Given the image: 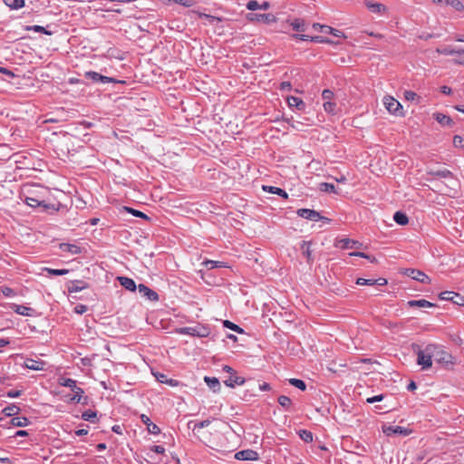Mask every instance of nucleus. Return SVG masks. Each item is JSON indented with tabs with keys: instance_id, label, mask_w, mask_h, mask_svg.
Returning a JSON list of instances; mask_svg holds the SVG:
<instances>
[{
	"instance_id": "obj_1",
	"label": "nucleus",
	"mask_w": 464,
	"mask_h": 464,
	"mask_svg": "<svg viewBox=\"0 0 464 464\" xmlns=\"http://www.w3.org/2000/svg\"><path fill=\"white\" fill-rule=\"evenodd\" d=\"M435 344H428L424 349H419L417 352V363L427 370L432 365L433 352Z\"/></svg>"
},
{
	"instance_id": "obj_2",
	"label": "nucleus",
	"mask_w": 464,
	"mask_h": 464,
	"mask_svg": "<svg viewBox=\"0 0 464 464\" xmlns=\"http://www.w3.org/2000/svg\"><path fill=\"white\" fill-rule=\"evenodd\" d=\"M433 359L436 362L443 365L446 368L453 366L456 363V359L450 353L444 350L441 346L435 344L433 352Z\"/></svg>"
},
{
	"instance_id": "obj_3",
	"label": "nucleus",
	"mask_w": 464,
	"mask_h": 464,
	"mask_svg": "<svg viewBox=\"0 0 464 464\" xmlns=\"http://www.w3.org/2000/svg\"><path fill=\"white\" fill-rule=\"evenodd\" d=\"M58 383L61 386H64L70 388L72 392H73V396L71 398V401L76 403H79L82 400L83 390L77 386L76 381L71 378L61 377L58 381Z\"/></svg>"
},
{
	"instance_id": "obj_4",
	"label": "nucleus",
	"mask_w": 464,
	"mask_h": 464,
	"mask_svg": "<svg viewBox=\"0 0 464 464\" xmlns=\"http://www.w3.org/2000/svg\"><path fill=\"white\" fill-rule=\"evenodd\" d=\"M383 104L386 108V110L394 115H401L402 114V106L401 104L395 100L392 96H385L383 98Z\"/></svg>"
},
{
	"instance_id": "obj_5",
	"label": "nucleus",
	"mask_w": 464,
	"mask_h": 464,
	"mask_svg": "<svg viewBox=\"0 0 464 464\" xmlns=\"http://www.w3.org/2000/svg\"><path fill=\"white\" fill-rule=\"evenodd\" d=\"M297 215L304 219L311 221L324 220L329 222L330 219L320 215L319 212L310 208H300L297 210Z\"/></svg>"
},
{
	"instance_id": "obj_6",
	"label": "nucleus",
	"mask_w": 464,
	"mask_h": 464,
	"mask_svg": "<svg viewBox=\"0 0 464 464\" xmlns=\"http://www.w3.org/2000/svg\"><path fill=\"white\" fill-rule=\"evenodd\" d=\"M440 300L450 301L453 304L464 306V296L453 291H444L439 295Z\"/></svg>"
},
{
	"instance_id": "obj_7",
	"label": "nucleus",
	"mask_w": 464,
	"mask_h": 464,
	"mask_svg": "<svg viewBox=\"0 0 464 464\" xmlns=\"http://www.w3.org/2000/svg\"><path fill=\"white\" fill-rule=\"evenodd\" d=\"M334 246L339 247L341 249H353V248H362V244L359 241L350 239V238H341L336 240L334 243Z\"/></svg>"
},
{
	"instance_id": "obj_8",
	"label": "nucleus",
	"mask_w": 464,
	"mask_h": 464,
	"mask_svg": "<svg viewBox=\"0 0 464 464\" xmlns=\"http://www.w3.org/2000/svg\"><path fill=\"white\" fill-rule=\"evenodd\" d=\"M382 431L387 436H392V435L408 436L411 433V430L401 427V426H383Z\"/></svg>"
},
{
	"instance_id": "obj_9",
	"label": "nucleus",
	"mask_w": 464,
	"mask_h": 464,
	"mask_svg": "<svg viewBox=\"0 0 464 464\" xmlns=\"http://www.w3.org/2000/svg\"><path fill=\"white\" fill-rule=\"evenodd\" d=\"M405 275L408 276L409 277H411L418 282L423 283V284L430 283V277L420 270L409 268V269H406Z\"/></svg>"
},
{
	"instance_id": "obj_10",
	"label": "nucleus",
	"mask_w": 464,
	"mask_h": 464,
	"mask_svg": "<svg viewBox=\"0 0 464 464\" xmlns=\"http://www.w3.org/2000/svg\"><path fill=\"white\" fill-rule=\"evenodd\" d=\"M235 459L238 460H257L259 455L253 450H243L235 454Z\"/></svg>"
},
{
	"instance_id": "obj_11",
	"label": "nucleus",
	"mask_w": 464,
	"mask_h": 464,
	"mask_svg": "<svg viewBox=\"0 0 464 464\" xmlns=\"http://www.w3.org/2000/svg\"><path fill=\"white\" fill-rule=\"evenodd\" d=\"M247 19L249 21H257L266 24H271L276 21V16L272 14H248Z\"/></svg>"
},
{
	"instance_id": "obj_12",
	"label": "nucleus",
	"mask_w": 464,
	"mask_h": 464,
	"mask_svg": "<svg viewBox=\"0 0 464 464\" xmlns=\"http://www.w3.org/2000/svg\"><path fill=\"white\" fill-rule=\"evenodd\" d=\"M313 28L316 31H320L321 33H324V34H333L336 37H343L344 36L343 33L340 30H337V29H334L331 26H328V25H324V24H317V23H314L313 24Z\"/></svg>"
},
{
	"instance_id": "obj_13",
	"label": "nucleus",
	"mask_w": 464,
	"mask_h": 464,
	"mask_svg": "<svg viewBox=\"0 0 464 464\" xmlns=\"http://www.w3.org/2000/svg\"><path fill=\"white\" fill-rule=\"evenodd\" d=\"M287 104L289 108L295 109L300 111H304L306 108L305 102L298 97L295 96H288L286 98Z\"/></svg>"
},
{
	"instance_id": "obj_14",
	"label": "nucleus",
	"mask_w": 464,
	"mask_h": 464,
	"mask_svg": "<svg viewBox=\"0 0 464 464\" xmlns=\"http://www.w3.org/2000/svg\"><path fill=\"white\" fill-rule=\"evenodd\" d=\"M139 292L143 295L147 299L150 301H158L159 300V295L153 291L152 289L149 288L147 285L143 284H140L138 285Z\"/></svg>"
},
{
	"instance_id": "obj_15",
	"label": "nucleus",
	"mask_w": 464,
	"mask_h": 464,
	"mask_svg": "<svg viewBox=\"0 0 464 464\" xmlns=\"http://www.w3.org/2000/svg\"><path fill=\"white\" fill-rule=\"evenodd\" d=\"M24 202L32 208L43 206V208L45 209L52 208L53 210H56L53 206H50L46 204L44 200H40L33 197L26 196L24 198Z\"/></svg>"
},
{
	"instance_id": "obj_16",
	"label": "nucleus",
	"mask_w": 464,
	"mask_h": 464,
	"mask_svg": "<svg viewBox=\"0 0 464 464\" xmlns=\"http://www.w3.org/2000/svg\"><path fill=\"white\" fill-rule=\"evenodd\" d=\"M30 423L29 420L26 417H14L10 420L6 421V423L2 424L3 427L14 426V427H25Z\"/></svg>"
},
{
	"instance_id": "obj_17",
	"label": "nucleus",
	"mask_w": 464,
	"mask_h": 464,
	"mask_svg": "<svg viewBox=\"0 0 464 464\" xmlns=\"http://www.w3.org/2000/svg\"><path fill=\"white\" fill-rule=\"evenodd\" d=\"M24 365L27 369L34 371H43L45 369L46 362L44 361H37L34 359H26Z\"/></svg>"
},
{
	"instance_id": "obj_18",
	"label": "nucleus",
	"mask_w": 464,
	"mask_h": 464,
	"mask_svg": "<svg viewBox=\"0 0 464 464\" xmlns=\"http://www.w3.org/2000/svg\"><path fill=\"white\" fill-rule=\"evenodd\" d=\"M117 280L120 282L121 285H122L126 290L134 292L138 288L134 280L130 277L118 276Z\"/></svg>"
},
{
	"instance_id": "obj_19",
	"label": "nucleus",
	"mask_w": 464,
	"mask_h": 464,
	"mask_svg": "<svg viewBox=\"0 0 464 464\" xmlns=\"http://www.w3.org/2000/svg\"><path fill=\"white\" fill-rule=\"evenodd\" d=\"M60 249L63 252H67L72 255H79L82 252V248L74 244L62 243L60 244Z\"/></svg>"
},
{
	"instance_id": "obj_20",
	"label": "nucleus",
	"mask_w": 464,
	"mask_h": 464,
	"mask_svg": "<svg viewBox=\"0 0 464 464\" xmlns=\"http://www.w3.org/2000/svg\"><path fill=\"white\" fill-rule=\"evenodd\" d=\"M293 37L301 41H310L314 43H331L330 40L322 36H309L307 34H293Z\"/></svg>"
},
{
	"instance_id": "obj_21",
	"label": "nucleus",
	"mask_w": 464,
	"mask_h": 464,
	"mask_svg": "<svg viewBox=\"0 0 464 464\" xmlns=\"http://www.w3.org/2000/svg\"><path fill=\"white\" fill-rule=\"evenodd\" d=\"M88 287V284L84 281L74 280L68 285V291L70 293H78Z\"/></svg>"
},
{
	"instance_id": "obj_22",
	"label": "nucleus",
	"mask_w": 464,
	"mask_h": 464,
	"mask_svg": "<svg viewBox=\"0 0 464 464\" xmlns=\"http://www.w3.org/2000/svg\"><path fill=\"white\" fill-rule=\"evenodd\" d=\"M14 312L20 315L24 316H34L35 314L34 309L22 304H15Z\"/></svg>"
},
{
	"instance_id": "obj_23",
	"label": "nucleus",
	"mask_w": 464,
	"mask_h": 464,
	"mask_svg": "<svg viewBox=\"0 0 464 464\" xmlns=\"http://www.w3.org/2000/svg\"><path fill=\"white\" fill-rule=\"evenodd\" d=\"M245 382L246 379L244 377L234 376V374L224 382L225 385L229 388H234L236 385H243Z\"/></svg>"
},
{
	"instance_id": "obj_24",
	"label": "nucleus",
	"mask_w": 464,
	"mask_h": 464,
	"mask_svg": "<svg viewBox=\"0 0 464 464\" xmlns=\"http://www.w3.org/2000/svg\"><path fill=\"white\" fill-rule=\"evenodd\" d=\"M204 381L214 392H219L221 385L218 378L205 376Z\"/></svg>"
},
{
	"instance_id": "obj_25",
	"label": "nucleus",
	"mask_w": 464,
	"mask_h": 464,
	"mask_svg": "<svg viewBox=\"0 0 464 464\" xmlns=\"http://www.w3.org/2000/svg\"><path fill=\"white\" fill-rule=\"evenodd\" d=\"M311 242L303 241L301 244V250L304 256H305L308 263L313 261L312 250L310 249Z\"/></svg>"
},
{
	"instance_id": "obj_26",
	"label": "nucleus",
	"mask_w": 464,
	"mask_h": 464,
	"mask_svg": "<svg viewBox=\"0 0 464 464\" xmlns=\"http://www.w3.org/2000/svg\"><path fill=\"white\" fill-rule=\"evenodd\" d=\"M263 189L265 191H267V192H270V193H273V194H276V195L282 197L283 198H288V194L286 193V191L282 189V188H277V187L263 186Z\"/></svg>"
},
{
	"instance_id": "obj_27",
	"label": "nucleus",
	"mask_w": 464,
	"mask_h": 464,
	"mask_svg": "<svg viewBox=\"0 0 464 464\" xmlns=\"http://www.w3.org/2000/svg\"><path fill=\"white\" fill-rule=\"evenodd\" d=\"M408 305L410 307L418 306V307H434L436 304H432L425 299H420V300H411L408 302Z\"/></svg>"
},
{
	"instance_id": "obj_28",
	"label": "nucleus",
	"mask_w": 464,
	"mask_h": 464,
	"mask_svg": "<svg viewBox=\"0 0 464 464\" xmlns=\"http://www.w3.org/2000/svg\"><path fill=\"white\" fill-rule=\"evenodd\" d=\"M434 117H435L436 121L443 126H450L452 124V120L450 119V117H449L443 113H440V112L435 113Z\"/></svg>"
},
{
	"instance_id": "obj_29",
	"label": "nucleus",
	"mask_w": 464,
	"mask_h": 464,
	"mask_svg": "<svg viewBox=\"0 0 464 464\" xmlns=\"http://www.w3.org/2000/svg\"><path fill=\"white\" fill-rule=\"evenodd\" d=\"M366 5L368 9L372 13L381 14L386 10V7L382 4L367 2Z\"/></svg>"
},
{
	"instance_id": "obj_30",
	"label": "nucleus",
	"mask_w": 464,
	"mask_h": 464,
	"mask_svg": "<svg viewBox=\"0 0 464 464\" xmlns=\"http://www.w3.org/2000/svg\"><path fill=\"white\" fill-rule=\"evenodd\" d=\"M4 3L13 10H17L24 6V0H4Z\"/></svg>"
},
{
	"instance_id": "obj_31",
	"label": "nucleus",
	"mask_w": 464,
	"mask_h": 464,
	"mask_svg": "<svg viewBox=\"0 0 464 464\" xmlns=\"http://www.w3.org/2000/svg\"><path fill=\"white\" fill-rule=\"evenodd\" d=\"M20 408L15 404H10L3 410V413L7 417H13L19 413Z\"/></svg>"
},
{
	"instance_id": "obj_32",
	"label": "nucleus",
	"mask_w": 464,
	"mask_h": 464,
	"mask_svg": "<svg viewBox=\"0 0 464 464\" xmlns=\"http://www.w3.org/2000/svg\"><path fill=\"white\" fill-rule=\"evenodd\" d=\"M293 30L296 32H304L306 29L305 23L303 19H295L291 22Z\"/></svg>"
},
{
	"instance_id": "obj_33",
	"label": "nucleus",
	"mask_w": 464,
	"mask_h": 464,
	"mask_svg": "<svg viewBox=\"0 0 464 464\" xmlns=\"http://www.w3.org/2000/svg\"><path fill=\"white\" fill-rule=\"evenodd\" d=\"M203 265L208 269H214V268H219V267H227V264L221 261H215V260H206L203 262Z\"/></svg>"
},
{
	"instance_id": "obj_34",
	"label": "nucleus",
	"mask_w": 464,
	"mask_h": 464,
	"mask_svg": "<svg viewBox=\"0 0 464 464\" xmlns=\"http://www.w3.org/2000/svg\"><path fill=\"white\" fill-rule=\"evenodd\" d=\"M179 332L181 334H189L192 336H206L207 335L206 333L199 332L196 328H193V327H184V328H181Z\"/></svg>"
},
{
	"instance_id": "obj_35",
	"label": "nucleus",
	"mask_w": 464,
	"mask_h": 464,
	"mask_svg": "<svg viewBox=\"0 0 464 464\" xmlns=\"http://www.w3.org/2000/svg\"><path fill=\"white\" fill-rule=\"evenodd\" d=\"M394 221L399 225H407L409 223V218L406 214L397 211L393 216Z\"/></svg>"
},
{
	"instance_id": "obj_36",
	"label": "nucleus",
	"mask_w": 464,
	"mask_h": 464,
	"mask_svg": "<svg viewBox=\"0 0 464 464\" xmlns=\"http://www.w3.org/2000/svg\"><path fill=\"white\" fill-rule=\"evenodd\" d=\"M436 52L440 54H444V55H453V54L457 55V53H459V49H455L450 46H442V47L437 48Z\"/></svg>"
},
{
	"instance_id": "obj_37",
	"label": "nucleus",
	"mask_w": 464,
	"mask_h": 464,
	"mask_svg": "<svg viewBox=\"0 0 464 464\" xmlns=\"http://www.w3.org/2000/svg\"><path fill=\"white\" fill-rule=\"evenodd\" d=\"M25 30L26 31H34L36 33H42L46 35L52 34V32L48 31L46 28H44V26H41V25H27V26H25Z\"/></svg>"
},
{
	"instance_id": "obj_38",
	"label": "nucleus",
	"mask_w": 464,
	"mask_h": 464,
	"mask_svg": "<svg viewBox=\"0 0 464 464\" xmlns=\"http://www.w3.org/2000/svg\"><path fill=\"white\" fill-rule=\"evenodd\" d=\"M278 403L286 411H288L292 405V401L285 395H280L277 399Z\"/></svg>"
},
{
	"instance_id": "obj_39",
	"label": "nucleus",
	"mask_w": 464,
	"mask_h": 464,
	"mask_svg": "<svg viewBox=\"0 0 464 464\" xmlns=\"http://www.w3.org/2000/svg\"><path fill=\"white\" fill-rule=\"evenodd\" d=\"M97 417L96 411L92 410L85 411L82 414V419L86 421L95 422Z\"/></svg>"
},
{
	"instance_id": "obj_40",
	"label": "nucleus",
	"mask_w": 464,
	"mask_h": 464,
	"mask_svg": "<svg viewBox=\"0 0 464 464\" xmlns=\"http://www.w3.org/2000/svg\"><path fill=\"white\" fill-rule=\"evenodd\" d=\"M298 435L302 440L304 442H312L313 441V433L307 430H300L298 431Z\"/></svg>"
},
{
	"instance_id": "obj_41",
	"label": "nucleus",
	"mask_w": 464,
	"mask_h": 464,
	"mask_svg": "<svg viewBox=\"0 0 464 464\" xmlns=\"http://www.w3.org/2000/svg\"><path fill=\"white\" fill-rule=\"evenodd\" d=\"M289 383L301 391H304L306 389L305 382L300 379L291 378L289 379Z\"/></svg>"
},
{
	"instance_id": "obj_42",
	"label": "nucleus",
	"mask_w": 464,
	"mask_h": 464,
	"mask_svg": "<svg viewBox=\"0 0 464 464\" xmlns=\"http://www.w3.org/2000/svg\"><path fill=\"white\" fill-rule=\"evenodd\" d=\"M319 189L323 192L337 193L334 185L327 182L320 183Z\"/></svg>"
},
{
	"instance_id": "obj_43",
	"label": "nucleus",
	"mask_w": 464,
	"mask_h": 464,
	"mask_svg": "<svg viewBox=\"0 0 464 464\" xmlns=\"http://www.w3.org/2000/svg\"><path fill=\"white\" fill-rule=\"evenodd\" d=\"M223 325L226 327V328H228L230 330H233L238 334H243L244 333V330L238 326L237 324L228 321V320H225L223 322Z\"/></svg>"
},
{
	"instance_id": "obj_44",
	"label": "nucleus",
	"mask_w": 464,
	"mask_h": 464,
	"mask_svg": "<svg viewBox=\"0 0 464 464\" xmlns=\"http://www.w3.org/2000/svg\"><path fill=\"white\" fill-rule=\"evenodd\" d=\"M446 5L452 6L455 10L461 12L464 10V5L459 0H447Z\"/></svg>"
},
{
	"instance_id": "obj_45",
	"label": "nucleus",
	"mask_w": 464,
	"mask_h": 464,
	"mask_svg": "<svg viewBox=\"0 0 464 464\" xmlns=\"http://www.w3.org/2000/svg\"><path fill=\"white\" fill-rule=\"evenodd\" d=\"M124 209L127 212L132 214L134 217L141 218L143 219H149V217L145 213H143V212H141L140 210H137V209H134V208H129V207H124Z\"/></svg>"
},
{
	"instance_id": "obj_46",
	"label": "nucleus",
	"mask_w": 464,
	"mask_h": 464,
	"mask_svg": "<svg viewBox=\"0 0 464 464\" xmlns=\"http://www.w3.org/2000/svg\"><path fill=\"white\" fill-rule=\"evenodd\" d=\"M85 78L92 80L93 82H100V79H102V74L93 71H89L85 72Z\"/></svg>"
},
{
	"instance_id": "obj_47",
	"label": "nucleus",
	"mask_w": 464,
	"mask_h": 464,
	"mask_svg": "<svg viewBox=\"0 0 464 464\" xmlns=\"http://www.w3.org/2000/svg\"><path fill=\"white\" fill-rule=\"evenodd\" d=\"M323 106L326 112L331 113V114L335 113L336 103H334L333 102H324Z\"/></svg>"
},
{
	"instance_id": "obj_48",
	"label": "nucleus",
	"mask_w": 464,
	"mask_h": 464,
	"mask_svg": "<svg viewBox=\"0 0 464 464\" xmlns=\"http://www.w3.org/2000/svg\"><path fill=\"white\" fill-rule=\"evenodd\" d=\"M45 270L47 271V273L49 275H53V276H63V275L68 274V272H69L68 269L45 268Z\"/></svg>"
},
{
	"instance_id": "obj_49",
	"label": "nucleus",
	"mask_w": 464,
	"mask_h": 464,
	"mask_svg": "<svg viewBox=\"0 0 464 464\" xmlns=\"http://www.w3.org/2000/svg\"><path fill=\"white\" fill-rule=\"evenodd\" d=\"M376 282L374 279H365V278H358L356 280V284L359 285H376Z\"/></svg>"
},
{
	"instance_id": "obj_50",
	"label": "nucleus",
	"mask_w": 464,
	"mask_h": 464,
	"mask_svg": "<svg viewBox=\"0 0 464 464\" xmlns=\"http://www.w3.org/2000/svg\"><path fill=\"white\" fill-rule=\"evenodd\" d=\"M147 430L149 433L153 435H158L160 433V429L153 422L149 424V426L147 427Z\"/></svg>"
},
{
	"instance_id": "obj_51",
	"label": "nucleus",
	"mask_w": 464,
	"mask_h": 464,
	"mask_svg": "<svg viewBox=\"0 0 464 464\" xmlns=\"http://www.w3.org/2000/svg\"><path fill=\"white\" fill-rule=\"evenodd\" d=\"M334 94L331 90H324L322 93V98L324 102H332V99L334 98Z\"/></svg>"
},
{
	"instance_id": "obj_52",
	"label": "nucleus",
	"mask_w": 464,
	"mask_h": 464,
	"mask_svg": "<svg viewBox=\"0 0 464 464\" xmlns=\"http://www.w3.org/2000/svg\"><path fill=\"white\" fill-rule=\"evenodd\" d=\"M434 175L444 179L452 178V173L448 169L438 170L434 172Z\"/></svg>"
},
{
	"instance_id": "obj_53",
	"label": "nucleus",
	"mask_w": 464,
	"mask_h": 464,
	"mask_svg": "<svg viewBox=\"0 0 464 464\" xmlns=\"http://www.w3.org/2000/svg\"><path fill=\"white\" fill-rule=\"evenodd\" d=\"M349 256L366 258V259L371 260V262L375 261V257H372V256H370L369 255H367V254H365L363 252H352V253L349 254Z\"/></svg>"
},
{
	"instance_id": "obj_54",
	"label": "nucleus",
	"mask_w": 464,
	"mask_h": 464,
	"mask_svg": "<svg viewBox=\"0 0 464 464\" xmlns=\"http://www.w3.org/2000/svg\"><path fill=\"white\" fill-rule=\"evenodd\" d=\"M453 144L456 148H464V139L459 135H455L453 138Z\"/></svg>"
},
{
	"instance_id": "obj_55",
	"label": "nucleus",
	"mask_w": 464,
	"mask_h": 464,
	"mask_svg": "<svg viewBox=\"0 0 464 464\" xmlns=\"http://www.w3.org/2000/svg\"><path fill=\"white\" fill-rule=\"evenodd\" d=\"M246 8L250 11L260 9V4L256 0H251L246 4Z\"/></svg>"
},
{
	"instance_id": "obj_56",
	"label": "nucleus",
	"mask_w": 464,
	"mask_h": 464,
	"mask_svg": "<svg viewBox=\"0 0 464 464\" xmlns=\"http://www.w3.org/2000/svg\"><path fill=\"white\" fill-rule=\"evenodd\" d=\"M383 398H384L383 394L375 395V396L367 398L366 402L372 404V403H375L378 401H382L383 400Z\"/></svg>"
},
{
	"instance_id": "obj_57",
	"label": "nucleus",
	"mask_w": 464,
	"mask_h": 464,
	"mask_svg": "<svg viewBox=\"0 0 464 464\" xmlns=\"http://www.w3.org/2000/svg\"><path fill=\"white\" fill-rule=\"evenodd\" d=\"M211 423V421L209 420H204L200 422H198L194 425L193 427V430H199V429H203V428H206L208 427L209 424Z\"/></svg>"
},
{
	"instance_id": "obj_58",
	"label": "nucleus",
	"mask_w": 464,
	"mask_h": 464,
	"mask_svg": "<svg viewBox=\"0 0 464 464\" xmlns=\"http://www.w3.org/2000/svg\"><path fill=\"white\" fill-rule=\"evenodd\" d=\"M100 82L106 84V83H111V82H123L117 81L116 79H114L112 77L102 75V79H100Z\"/></svg>"
},
{
	"instance_id": "obj_59",
	"label": "nucleus",
	"mask_w": 464,
	"mask_h": 464,
	"mask_svg": "<svg viewBox=\"0 0 464 464\" xmlns=\"http://www.w3.org/2000/svg\"><path fill=\"white\" fill-rule=\"evenodd\" d=\"M404 98L407 101H414L415 99L419 98L417 93L412 91H405L404 92Z\"/></svg>"
},
{
	"instance_id": "obj_60",
	"label": "nucleus",
	"mask_w": 464,
	"mask_h": 464,
	"mask_svg": "<svg viewBox=\"0 0 464 464\" xmlns=\"http://www.w3.org/2000/svg\"><path fill=\"white\" fill-rule=\"evenodd\" d=\"M201 16L205 17L210 24H214L215 22H221V18L211 14H203Z\"/></svg>"
},
{
	"instance_id": "obj_61",
	"label": "nucleus",
	"mask_w": 464,
	"mask_h": 464,
	"mask_svg": "<svg viewBox=\"0 0 464 464\" xmlns=\"http://www.w3.org/2000/svg\"><path fill=\"white\" fill-rule=\"evenodd\" d=\"M458 59L455 61L458 64L464 65V49H459V53H457Z\"/></svg>"
},
{
	"instance_id": "obj_62",
	"label": "nucleus",
	"mask_w": 464,
	"mask_h": 464,
	"mask_svg": "<svg viewBox=\"0 0 464 464\" xmlns=\"http://www.w3.org/2000/svg\"><path fill=\"white\" fill-rule=\"evenodd\" d=\"M156 378L159 382L164 383V382H167V383H169V384H172L173 382V380H168L167 379V376L163 373H160L159 375H156Z\"/></svg>"
},
{
	"instance_id": "obj_63",
	"label": "nucleus",
	"mask_w": 464,
	"mask_h": 464,
	"mask_svg": "<svg viewBox=\"0 0 464 464\" xmlns=\"http://www.w3.org/2000/svg\"><path fill=\"white\" fill-rule=\"evenodd\" d=\"M151 451L157 453V454H164L165 453V449L164 447L160 446V445H154L153 447H151Z\"/></svg>"
},
{
	"instance_id": "obj_64",
	"label": "nucleus",
	"mask_w": 464,
	"mask_h": 464,
	"mask_svg": "<svg viewBox=\"0 0 464 464\" xmlns=\"http://www.w3.org/2000/svg\"><path fill=\"white\" fill-rule=\"evenodd\" d=\"M74 311H75V313H77L79 314H82L83 313H85L87 311V306L84 304H77L74 307Z\"/></svg>"
}]
</instances>
